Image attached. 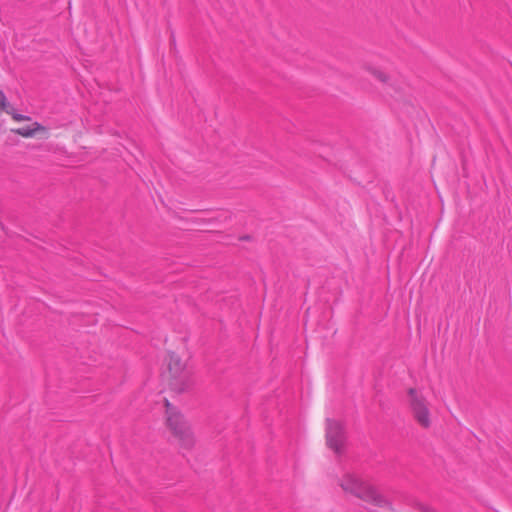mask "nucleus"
<instances>
[{
	"label": "nucleus",
	"instance_id": "f257e3e1",
	"mask_svg": "<svg viewBox=\"0 0 512 512\" xmlns=\"http://www.w3.org/2000/svg\"><path fill=\"white\" fill-rule=\"evenodd\" d=\"M166 361L169 374L168 383L171 390L178 394L189 391L194 381L180 356L174 352H169Z\"/></svg>",
	"mask_w": 512,
	"mask_h": 512
},
{
	"label": "nucleus",
	"instance_id": "f03ea898",
	"mask_svg": "<svg viewBox=\"0 0 512 512\" xmlns=\"http://www.w3.org/2000/svg\"><path fill=\"white\" fill-rule=\"evenodd\" d=\"M341 487L375 507L391 509V503L382 494L370 484L357 478L348 477L342 482Z\"/></svg>",
	"mask_w": 512,
	"mask_h": 512
},
{
	"label": "nucleus",
	"instance_id": "7ed1b4c3",
	"mask_svg": "<svg viewBox=\"0 0 512 512\" xmlns=\"http://www.w3.org/2000/svg\"><path fill=\"white\" fill-rule=\"evenodd\" d=\"M166 414H167V426L172 431L173 435L177 437L182 446L190 448L193 443V437L189 430V427L184 420L181 413L176 411V408L165 400Z\"/></svg>",
	"mask_w": 512,
	"mask_h": 512
},
{
	"label": "nucleus",
	"instance_id": "20e7f679",
	"mask_svg": "<svg viewBox=\"0 0 512 512\" xmlns=\"http://www.w3.org/2000/svg\"><path fill=\"white\" fill-rule=\"evenodd\" d=\"M407 395L414 419L421 427L428 429L431 426V419L426 398L415 388H409Z\"/></svg>",
	"mask_w": 512,
	"mask_h": 512
},
{
	"label": "nucleus",
	"instance_id": "39448f33",
	"mask_svg": "<svg viewBox=\"0 0 512 512\" xmlns=\"http://www.w3.org/2000/svg\"><path fill=\"white\" fill-rule=\"evenodd\" d=\"M346 441L344 425L336 420L326 419V443L336 454H341Z\"/></svg>",
	"mask_w": 512,
	"mask_h": 512
},
{
	"label": "nucleus",
	"instance_id": "423d86ee",
	"mask_svg": "<svg viewBox=\"0 0 512 512\" xmlns=\"http://www.w3.org/2000/svg\"><path fill=\"white\" fill-rule=\"evenodd\" d=\"M12 133L16 135H20L25 138L34 137L37 134H41V138H48V128L40 124L39 122H34L31 126H26L22 128L12 129Z\"/></svg>",
	"mask_w": 512,
	"mask_h": 512
},
{
	"label": "nucleus",
	"instance_id": "0eeeda50",
	"mask_svg": "<svg viewBox=\"0 0 512 512\" xmlns=\"http://www.w3.org/2000/svg\"><path fill=\"white\" fill-rule=\"evenodd\" d=\"M368 71L376 80L386 86L388 92L389 90L398 92V88L396 87L395 83L391 81V77L387 73L376 67H368Z\"/></svg>",
	"mask_w": 512,
	"mask_h": 512
},
{
	"label": "nucleus",
	"instance_id": "6e6552de",
	"mask_svg": "<svg viewBox=\"0 0 512 512\" xmlns=\"http://www.w3.org/2000/svg\"><path fill=\"white\" fill-rule=\"evenodd\" d=\"M11 108V103L8 101L5 93L0 89V112L8 111Z\"/></svg>",
	"mask_w": 512,
	"mask_h": 512
},
{
	"label": "nucleus",
	"instance_id": "1a4fd4ad",
	"mask_svg": "<svg viewBox=\"0 0 512 512\" xmlns=\"http://www.w3.org/2000/svg\"><path fill=\"white\" fill-rule=\"evenodd\" d=\"M13 119L15 121H29V120H31L30 116L23 115V114H20V113L14 114L13 115Z\"/></svg>",
	"mask_w": 512,
	"mask_h": 512
},
{
	"label": "nucleus",
	"instance_id": "9d476101",
	"mask_svg": "<svg viewBox=\"0 0 512 512\" xmlns=\"http://www.w3.org/2000/svg\"><path fill=\"white\" fill-rule=\"evenodd\" d=\"M419 511L421 512H436V510L430 506H426V505H419Z\"/></svg>",
	"mask_w": 512,
	"mask_h": 512
},
{
	"label": "nucleus",
	"instance_id": "9b49d317",
	"mask_svg": "<svg viewBox=\"0 0 512 512\" xmlns=\"http://www.w3.org/2000/svg\"><path fill=\"white\" fill-rule=\"evenodd\" d=\"M7 114H10L12 117L14 114H18V112L15 111L13 105L11 104V108L8 109V111H5Z\"/></svg>",
	"mask_w": 512,
	"mask_h": 512
},
{
	"label": "nucleus",
	"instance_id": "f8f14e48",
	"mask_svg": "<svg viewBox=\"0 0 512 512\" xmlns=\"http://www.w3.org/2000/svg\"><path fill=\"white\" fill-rule=\"evenodd\" d=\"M239 239L242 240V241H248V240L251 239V236L250 235H244V236H241Z\"/></svg>",
	"mask_w": 512,
	"mask_h": 512
},
{
	"label": "nucleus",
	"instance_id": "ddd939ff",
	"mask_svg": "<svg viewBox=\"0 0 512 512\" xmlns=\"http://www.w3.org/2000/svg\"><path fill=\"white\" fill-rule=\"evenodd\" d=\"M171 45H175V37L173 33H171Z\"/></svg>",
	"mask_w": 512,
	"mask_h": 512
}]
</instances>
